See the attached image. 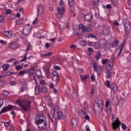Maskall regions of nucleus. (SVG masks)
<instances>
[{"label": "nucleus", "instance_id": "58836bf2", "mask_svg": "<svg viewBox=\"0 0 131 131\" xmlns=\"http://www.w3.org/2000/svg\"><path fill=\"white\" fill-rule=\"evenodd\" d=\"M106 76L107 78H111V71L109 70H106Z\"/></svg>", "mask_w": 131, "mask_h": 131}, {"label": "nucleus", "instance_id": "6e6d98bb", "mask_svg": "<svg viewBox=\"0 0 131 131\" xmlns=\"http://www.w3.org/2000/svg\"><path fill=\"white\" fill-rule=\"evenodd\" d=\"M114 25H115V26H119V23H118V22H117V20H115L114 21V23H113Z\"/></svg>", "mask_w": 131, "mask_h": 131}, {"label": "nucleus", "instance_id": "e433bc0d", "mask_svg": "<svg viewBox=\"0 0 131 131\" xmlns=\"http://www.w3.org/2000/svg\"><path fill=\"white\" fill-rule=\"evenodd\" d=\"M119 43V41L115 40L112 43V48H115L116 46H117Z\"/></svg>", "mask_w": 131, "mask_h": 131}, {"label": "nucleus", "instance_id": "473e14b6", "mask_svg": "<svg viewBox=\"0 0 131 131\" xmlns=\"http://www.w3.org/2000/svg\"><path fill=\"white\" fill-rule=\"evenodd\" d=\"M111 4L114 7H116L118 5V0H112Z\"/></svg>", "mask_w": 131, "mask_h": 131}, {"label": "nucleus", "instance_id": "de8ad7c7", "mask_svg": "<svg viewBox=\"0 0 131 131\" xmlns=\"http://www.w3.org/2000/svg\"><path fill=\"white\" fill-rule=\"evenodd\" d=\"M88 26H90V27H93V26H94L95 24H94V23H93L92 21H89L88 23Z\"/></svg>", "mask_w": 131, "mask_h": 131}, {"label": "nucleus", "instance_id": "c85d7f7f", "mask_svg": "<svg viewBox=\"0 0 131 131\" xmlns=\"http://www.w3.org/2000/svg\"><path fill=\"white\" fill-rule=\"evenodd\" d=\"M15 23L16 24H17V25L23 24L24 23V19H23V18L17 19L16 20Z\"/></svg>", "mask_w": 131, "mask_h": 131}, {"label": "nucleus", "instance_id": "5fc2aeb1", "mask_svg": "<svg viewBox=\"0 0 131 131\" xmlns=\"http://www.w3.org/2000/svg\"><path fill=\"white\" fill-rule=\"evenodd\" d=\"M5 18L4 17V16L1 15L0 16V23H2V22H4Z\"/></svg>", "mask_w": 131, "mask_h": 131}, {"label": "nucleus", "instance_id": "774afa93", "mask_svg": "<svg viewBox=\"0 0 131 131\" xmlns=\"http://www.w3.org/2000/svg\"><path fill=\"white\" fill-rule=\"evenodd\" d=\"M10 84H11V85H15L16 82H15V81H11Z\"/></svg>", "mask_w": 131, "mask_h": 131}, {"label": "nucleus", "instance_id": "f704fd0d", "mask_svg": "<svg viewBox=\"0 0 131 131\" xmlns=\"http://www.w3.org/2000/svg\"><path fill=\"white\" fill-rule=\"evenodd\" d=\"M27 89V85L26 84H24L21 86V87L20 89V91L21 92H24V91H26Z\"/></svg>", "mask_w": 131, "mask_h": 131}, {"label": "nucleus", "instance_id": "69168bd1", "mask_svg": "<svg viewBox=\"0 0 131 131\" xmlns=\"http://www.w3.org/2000/svg\"><path fill=\"white\" fill-rule=\"evenodd\" d=\"M85 129L86 131H91V129H90V127L89 126V125H87L85 126Z\"/></svg>", "mask_w": 131, "mask_h": 131}, {"label": "nucleus", "instance_id": "3c124183", "mask_svg": "<svg viewBox=\"0 0 131 131\" xmlns=\"http://www.w3.org/2000/svg\"><path fill=\"white\" fill-rule=\"evenodd\" d=\"M23 67L22 66H17L15 67V69L16 70H21V69H23Z\"/></svg>", "mask_w": 131, "mask_h": 131}, {"label": "nucleus", "instance_id": "a878e982", "mask_svg": "<svg viewBox=\"0 0 131 131\" xmlns=\"http://www.w3.org/2000/svg\"><path fill=\"white\" fill-rule=\"evenodd\" d=\"M57 113V117L58 119H62L63 118V113H62L61 111H58Z\"/></svg>", "mask_w": 131, "mask_h": 131}, {"label": "nucleus", "instance_id": "4be33fe9", "mask_svg": "<svg viewBox=\"0 0 131 131\" xmlns=\"http://www.w3.org/2000/svg\"><path fill=\"white\" fill-rule=\"evenodd\" d=\"M43 69L44 70V72L46 74H48L50 72V67L48 65L44 66L43 67Z\"/></svg>", "mask_w": 131, "mask_h": 131}, {"label": "nucleus", "instance_id": "bf43d9fd", "mask_svg": "<svg viewBox=\"0 0 131 131\" xmlns=\"http://www.w3.org/2000/svg\"><path fill=\"white\" fill-rule=\"evenodd\" d=\"M121 126L123 129H126V125H125V124L122 123L121 125Z\"/></svg>", "mask_w": 131, "mask_h": 131}, {"label": "nucleus", "instance_id": "a211bd4d", "mask_svg": "<svg viewBox=\"0 0 131 131\" xmlns=\"http://www.w3.org/2000/svg\"><path fill=\"white\" fill-rule=\"evenodd\" d=\"M107 40L106 39H102L100 41V47L101 48H105V46L107 45Z\"/></svg>", "mask_w": 131, "mask_h": 131}, {"label": "nucleus", "instance_id": "b1692460", "mask_svg": "<svg viewBox=\"0 0 131 131\" xmlns=\"http://www.w3.org/2000/svg\"><path fill=\"white\" fill-rule=\"evenodd\" d=\"M71 123H72V125L73 127H75V126H76V125H77V121L76 120V119H74V118H72L71 119Z\"/></svg>", "mask_w": 131, "mask_h": 131}, {"label": "nucleus", "instance_id": "0e129e2a", "mask_svg": "<svg viewBox=\"0 0 131 131\" xmlns=\"http://www.w3.org/2000/svg\"><path fill=\"white\" fill-rule=\"evenodd\" d=\"M106 9H112V6H111V5L110 4L106 5Z\"/></svg>", "mask_w": 131, "mask_h": 131}, {"label": "nucleus", "instance_id": "c756f323", "mask_svg": "<svg viewBox=\"0 0 131 131\" xmlns=\"http://www.w3.org/2000/svg\"><path fill=\"white\" fill-rule=\"evenodd\" d=\"M2 68L4 71H7V70L10 68V65L4 64L2 66Z\"/></svg>", "mask_w": 131, "mask_h": 131}, {"label": "nucleus", "instance_id": "6e6552de", "mask_svg": "<svg viewBox=\"0 0 131 131\" xmlns=\"http://www.w3.org/2000/svg\"><path fill=\"white\" fill-rule=\"evenodd\" d=\"M120 121L118 119V118H117V120L113 123V128L116 131H119V126H120Z\"/></svg>", "mask_w": 131, "mask_h": 131}, {"label": "nucleus", "instance_id": "a19ab883", "mask_svg": "<svg viewBox=\"0 0 131 131\" xmlns=\"http://www.w3.org/2000/svg\"><path fill=\"white\" fill-rule=\"evenodd\" d=\"M104 84L108 88V89H110V81H109V80H106Z\"/></svg>", "mask_w": 131, "mask_h": 131}, {"label": "nucleus", "instance_id": "72a5a7b5", "mask_svg": "<svg viewBox=\"0 0 131 131\" xmlns=\"http://www.w3.org/2000/svg\"><path fill=\"white\" fill-rule=\"evenodd\" d=\"M36 76L37 77H38V78H40V77H41V76H42L41 71H40V70L37 71V72L36 73Z\"/></svg>", "mask_w": 131, "mask_h": 131}, {"label": "nucleus", "instance_id": "39448f33", "mask_svg": "<svg viewBox=\"0 0 131 131\" xmlns=\"http://www.w3.org/2000/svg\"><path fill=\"white\" fill-rule=\"evenodd\" d=\"M16 106L12 105L11 104L8 105L7 106H5L3 107L0 112L1 114H3V113H6V112H8V111H10V110H13V109H15Z\"/></svg>", "mask_w": 131, "mask_h": 131}, {"label": "nucleus", "instance_id": "f257e3e1", "mask_svg": "<svg viewBox=\"0 0 131 131\" xmlns=\"http://www.w3.org/2000/svg\"><path fill=\"white\" fill-rule=\"evenodd\" d=\"M16 103H17L21 109L25 112L28 111L31 107V102H30V101L24 99H19L16 101Z\"/></svg>", "mask_w": 131, "mask_h": 131}, {"label": "nucleus", "instance_id": "680f3d73", "mask_svg": "<svg viewBox=\"0 0 131 131\" xmlns=\"http://www.w3.org/2000/svg\"><path fill=\"white\" fill-rule=\"evenodd\" d=\"M30 48H31V46L30 45H28L27 48L26 50V51L28 52L29 51V50H30Z\"/></svg>", "mask_w": 131, "mask_h": 131}, {"label": "nucleus", "instance_id": "09e8293b", "mask_svg": "<svg viewBox=\"0 0 131 131\" xmlns=\"http://www.w3.org/2000/svg\"><path fill=\"white\" fill-rule=\"evenodd\" d=\"M89 76L88 75H85L84 76H81V79H82L83 80H85V79H88V77Z\"/></svg>", "mask_w": 131, "mask_h": 131}, {"label": "nucleus", "instance_id": "f8f14e48", "mask_svg": "<svg viewBox=\"0 0 131 131\" xmlns=\"http://www.w3.org/2000/svg\"><path fill=\"white\" fill-rule=\"evenodd\" d=\"M44 11H45V9L43 8V7H42V6L39 5L38 7V9H37L38 15H42V14H43Z\"/></svg>", "mask_w": 131, "mask_h": 131}, {"label": "nucleus", "instance_id": "7ed1b4c3", "mask_svg": "<svg viewBox=\"0 0 131 131\" xmlns=\"http://www.w3.org/2000/svg\"><path fill=\"white\" fill-rule=\"evenodd\" d=\"M123 23L125 28V32L126 34L128 35L130 33L131 25L128 24L126 19H124Z\"/></svg>", "mask_w": 131, "mask_h": 131}, {"label": "nucleus", "instance_id": "052dcab7", "mask_svg": "<svg viewBox=\"0 0 131 131\" xmlns=\"http://www.w3.org/2000/svg\"><path fill=\"white\" fill-rule=\"evenodd\" d=\"M48 118H49V120L50 121H51L52 123L54 122V121L53 120V118H52V117H51V115H50V114L48 115Z\"/></svg>", "mask_w": 131, "mask_h": 131}, {"label": "nucleus", "instance_id": "bb28decb", "mask_svg": "<svg viewBox=\"0 0 131 131\" xmlns=\"http://www.w3.org/2000/svg\"><path fill=\"white\" fill-rule=\"evenodd\" d=\"M52 52H48L46 54H41L42 58H48V57H51L52 56Z\"/></svg>", "mask_w": 131, "mask_h": 131}, {"label": "nucleus", "instance_id": "4468645a", "mask_svg": "<svg viewBox=\"0 0 131 131\" xmlns=\"http://www.w3.org/2000/svg\"><path fill=\"white\" fill-rule=\"evenodd\" d=\"M9 47L10 49H11L12 50H14V49H17L18 48V45L17 43H14V42H10L9 45Z\"/></svg>", "mask_w": 131, "mask_h": 131}, {"label": "nucleus", "instance_id": "20e7f679", "mask_svg": "<svg viewBox=\"0 0 131 131\" xmlns=\"http://www.w3.org/2000/svg\"><path fill=\"white\" fill-rule=\"evenodd\" d=\"M32 29V26L30 24H28L24 27L23 32L24 35H28L31 32Z\"/></svg>", "mask_w": 131, "mask_h": 131}, {"label": "nucleus", "instance_id": "2eb2a0df", "mask_svg": "<svg viewBox=\"0 0 131 131\" xmlns=\"http://www.w3.org/2000/svg\"><path fill=\"white\" fill-rule=\"evenodd\" d=\"M37 118L35 119V121L36 120H41V119H46V116L43 115V114H39L37 115Z\"/></svg>", "mask_w": 131, "mask_h": 131}, {"label": "nucleus", "instance_id": "49530a36", "mask_svg": "<svg viewBox=\"0 0 131 131\" xmlns=\"http://www.w3.org/2000/svg\"><path fill=\"white\" fill-rule=\"evenodd\" d=\"M88 52L90 54H93V53H94V50H93V48H89L88 49Z\"/></svg>", "mask_w": 131, "mask_h": 131}, {"label": "nucleus", "instance_id": "cd10ccee", "mask_svg": "<svg viewBox=\"0 0 131 131\" xmlns=\"http://www.w3.org/2000/svg\"><path fill=\"white\" fill-rule=\"evenodd\" d=\"M57 110H58V106L57 105H55L54 108H51V112L52 115L54 116L55 115V112H56Z\"/></svg>", "mask_w": 131, "mask_h": 131}, {"label": "nucleus", "instance_id": "c9c22d12", "mask_svg": "<svg viewBox=\"0 0 131 131\" xmlns=\"http://www.w3.org/2000/svg\"><path fill=\"white\" fill-rule=\"evenodd\" d=\"M40 89L42 93H43L44 94H47V93H48V89L46 86L41 87Z\"/></svg>", "mask_w": 131, "mask_h": 131}, {"label": "nucleus", "instance_id": "864d4df0", "mask_svg": "<svg viewBox=\"0 0 131 131\" xmlns=\"http://www.w3.org/2000/svg\"><path fill=\"white\" fill-rule=\"evenodd\" d=\"M4 125L6 127L10 126V122H4Z\"/></svg>", "mask_w": 131, "mask_h": 131}, {"label": "nucleus", "instance_id": "4c0bfd02", "mask_svg": "<svg viewBox=\"0 0 131 131\" xmlns=\"http://www.w3.org/2000/svg\"><path fill=\"white\" fill-rule=\"evenodd\" d=\"M73 30L75 34H77V35H78L79 36H81V34H79L78 32L76 33V26L73 27Z\"/></svg>", "mask_w": 131, "mask_h": 131}, {"label": "nucleus", "instance_id": "8fccbe9b", "mask_svg": "<svg viewBox=\"0 0 131 131\" xmlns=\"http://www.w3.org/2000/svg\"><path fill=\"white\" fill-rule=\"evenodd\" d=\"M52 75L53 76H58L59 75H58V72H57V71H54L53 72H52Z\"/></svg>", "mask_w": 131, "mask_h": 131}, {"label": "nucleus", "instance_id": "ea45409f", "mask_svg": "<svg viewBox=\"0 0 131 131\" xmlns=\"http://www.w3.org/2000/svg\"><path fill=\"white\" fill-rule=\"evenodd\" d=\"M26 73H27V71H21L18 73V75L20 76H22V75H24V74H26Z\"/></svg>", "mask_w": 131, "mask_h": 131}, {"label": "nucleus", "instance_id": "dca6fc26", "mask_svg": "<svg viewBox=\"0 0 131 131\" xmlns=\"http://www.w3.org/2000/svg\"><path fill=\"white\" fill-rule=\"evenodd\" d=\"M92 65H93L94 67V71L96 72L99 70V67H98V65L97 64V62L95 60H93L91 62Z\"/></svg>", "mask_w": 131, "mask_h": 131}, {"label": "nucleus", "instance_id": "7c9ffc66", "mask_svg": "<svg viewBox=\"0 0 131 131\" xmlns=\"http://www.w3.org/2000/svg\"><path fill=\"white\" fill-rule=\"evenodd\" d=\"M112 90L113 92L115 93V92H117V85L116 84H113V86L112 87Z\"/></svg>", "mask_w": 131, "mask_h": 131}, {"label": "nucleus", "instance_id": "4d7b16f0", "mask_svg": "<svg viewBox=\"0 0 131 131\" xmlns=\"http://www.w3.org/2000/svg\"><path fill=\"white\" fill-rule=\"evenodd\" d=\"M49 88H50V89H54L55 88V85L53 83H50L49 84Z\"/></svg>", "mask_w": 131, "mask_h": 131}, {"label": "nucleus", "instance_id": "13d9d810", "mask_svg": "<svg viewBox=\"0 0 131 131\" xmlns=\"http://www.w3.org/2000/svg\"><path fill=\"white\" fill-rule=\"evenodd\" d=\"M3 105H4V101L3 99H0V108H2Z\"/></svg>", "mask_w": 131, "mask_h": 131}, {"label": "nucleus", "instance_id": "5701e85b", "mask_svg": "<svg viewBox=\"0 0 131 131\" xmlns=\"http://www.w3.org/2000/svg\"><path fill=\"white\" fill-rule=\"evenodd\" d=\"M46 85H47V84L46 83V81L43 80H40L39 81V86L40 88H43L44 86H46Z\"/></svg>", "mask_w": 131, "mask_h": 131}, {"label": "nucleus", "instance_id": "ddd939ff", "mask_svg": "<svg viewBox=\"0 0 131 131\" xmlns=\"http://www.w3.org/2000/svg\"><path fill=\"white\" fill-rule=\"evenodd\" d=\"M93 16L92 14L89 13L84 16V19L85 21H92V20H93Z\"/></svg>", "mask_w": 131, "mask_h": 131}, {"label": "nucleus", "instance_id": "79ce46f5", "mask_svg": "<svg viewBox=\"0 0 131 131\" xmlns=\"http://www.w3.org/2000/svg\"><path fill=\"white\" fill-rule=\"evenodd\" d=\"M86 37H92V38H96V36L95 35L91 33L88 34Z\"/></svg>", "mask_w": 131, "mask_h": 131}, {"label": "nucleus", "instance_id": "37998d69", "mask_svg": "<svg viewBox=\"0 0 131 131\" xmlns=\"http://www.w3.org/2000/svg\"><path fill=\"white\" fill-rule=\"evenodd\" d=\"M10 20H15L16 19V16L14 14H11L9 17Z\"/></svg>", "mask_w": 131, "mask_h": 131}, {"label": "nucleus", "instance_id": "f3484780", "mask_svg": "<svg viewBox=\"0 0 131 131\" xmlns=\"http://www.w3.org/2000/svg\"><path fill=\"white\" fill-rule=\"evenodd\" d=\"M124 43H125V40H124L123 41V43L121 45V46L119 47L120 50L118 54V57H119V56H120V54H121V52H122V49H123V47L124 46Z\"/></svg>", "mask_w": 131, "mask_h": 131}, {"label": "nucleus", "instance_id": "393cba45", "mask_svg": "<svg viewBox=\"0 0 131 131\" xmlns=\"http://www.w3.org/2000/svg\"><path fill=\"white\" fill-rule=\"evenodd\" d=\"M97 102H98V107L101 109L102 108V106L100 105H99V104H100L101 105V104H102V97L101 96H98L97 97Z\"/></svg>", "mask_w": 131, "mask_h": 131}, {"label": "nucleus", "instance_id": "2f4dec72", "mask_svg": "<svg viewBox=\"0 0 131 131\" xmlns=\"http://www.w3.org/2000/svg\"><path fill=\"white\" fill-rule=\"evenodd\" d=\"M109 104H110L109 101H106L105 102V107L107 108V110H110V111H111L112 110L111 105H109Z\"/></svg>", "mask_w": 131, "mask_h": 131}, {"label": "nucleus", "instance_id": "9b49d317", "mask_svg": "<svg viewBox=\"0 0 131 131\" xmlns=\"http://www.w3.org/2000/svg\"><path fill=\"white\" fill-rule=\"evenodd\" d=\"M29 76H32L34 73H35V67H33L30 68V69L27 71Z\"/></svg>", "mask_w": 131, "mask_h": 131}, {"label": "nucleus", "instance_id": "9d476101", "mask_svg": "<svg viewBox=\"0 0 131 131\" xmlns=\"http://www.w3.org/2000/svg\"><path fill=\"white\" fill-rule=\"evenodd\" d=\"M4 34L8 38H12L13 37V32L12 31H6L4 32Z\"/></svg>", "mask_w": 131, "mask_h": 131}, {"label": "nucleus", "instance_id": "412c9836", "mask_svg": "<svg viewBox=\"0 0 131 131\" xmlns=\"http://www.w3.org/2000/svg\"><path fill=\"white\" fill-rule=\"evenodd\" d=\"M69 4V9L70 11H71V7H73V5H74V0H68Z\"/></svg>", "mask_w": 131, "mask_h": 131}, {"label": "nucleus", "instance_id": "e2e57ef3", "mask_svg": "<svg viewBox=\"0 0 131 131\" xmlns=\"http://www.w3.org/2000/svg\"><path fill=\"white\" fill-rule=\"evenodd\" d=\"M127 60L128 62H131V53L128 56Z\"/></svg>", "mask_w": 131, "mask_h": 131}, {"label": "nucleus", "instance_id": "338daca9", "mask_svg": "<svg viewBox=\"0 0 131 131\" xmlns=\"http://www.w3.org/2000/svg\"><path fill=\"white\" fill-rule=\"evenodd\" d=\"M93 3L94 5H98L99 4V0H94Z\"/></svg>", "mask_w": 131, "mask_h": 131}, {"label": "nucleus", "instance_id": "423d86ee", "mask_svg": "<svg viewBox=\"0 0 131 131\" xmlns=\"http://www.w3.org/2000/svg\"><path fill=\"white\" fill-rule=\"evenodd\" d=\"M57 12V18H58V19H62V15H63L66 11L65 10V8L61 6L58 8Z\"/></svg>", "mask_w": 131, "mask_h": 131}, {"label": "nucleus", "instance_id": "c03bdc74", "mask_svg": "<svg viewBox=\"0 0 131 131\" xmlns=\"http://www.w3.org/2000/svg\"><path fill=\"white\" fill-rule=\"evenodd\" d=\"M81 45L82 47H84L85 46H86V41L85 40H83L81 41Z\"/></svg>", "mask_w": 131, "mask_h": 131}, {"label": "nucleus", "instance_id": "0eeeda50", "mask_svg": "<svg viewBox=\"0 0 131 131\" xmlns=\"http://www.w3.org/2000/svg\"><path fill=\"white\" fill-rule=\"evenodd\" d=\"M78 27L82 29V31L83 33H85V32H91V31H92V29L90 28V27L85 26L82 24H79Z\"/></svg>", "mask_w": 131, "mask_h": 131}, {"label": "nucleus", "instance_id": "6ab92c4d", "mask_svg": "<svg viewBox=\"0 0 131 131\" xmlns=\"http://www.w3.org/2000/svg\"><path fill=\"white\" fill-rule=\"evenodd\" d=\"M41 92L40 87L38 85H36L35 87V95H38Z\"/></svg>", "mask_w": 131, "mask_h": 131}, {"label": "nucleus", "instance_id": "a18cd8bd", "mask_svg": "<svg viewBox=\"0 0 131 131\" xmlns=\"http://www.w3.org/2000/svg\"><path fill=\"white\" fill-rule=\"evenodd\" d=\"M110 60H108L107 59H104L102 60V63L103 65H105L106 63H108Z\"/></svg>", "mask_w": 131, "mask_h": 131}, {"label": "nucleus", "instance_id": "603ef678", "mask_svg": "<svg viewBox=\"0 0 131 131\" xmlns=\"http://www.w3.org/2000/svg\"><path fill=\"white\" fill-rule=\"evenodd\" d=\"M53 68L55 69V70H61V68L58 66H54Z\"/></svg>", "mask_w": 131, "mask_h": 131}, {"label": "nucleus", "instance_id": "aec40b11", "mask_svg": "<svg viewBox=\"0 0 131 131\" xmlns=\"http://www.w3.org/2000/svg\"><path fill=\"white\" fill-rule=\"evenodd\" d=\"M102 34L105 36H109V31L106 28L103 29Z\"/></svg>", "mask_w": 131, "mask_h": 131}, {"label": "nucleus", "instance_id": "f03ea898", "mask_svg": "<svg viewBox=\"0 0 131 131\" xmlns=\"http://www.w3.org/2000/svg\"><path fill=\"white\" fill-rule=\"evenodd\" d=\"M35 122L39 129H45L47 127V120L41 119L40 120H36Z\"/></svg>", "mask_w": 131, "mask_h": 131}, {"label": "nucleus", "instance_id": "1a4fd4ad", "mask_svg": "<svg viewBox=\"0 0 131 131\" xmlns=\"http://www.w3.org/2000/svg\"><path fill=\"white\" fill-rule=\"evenodd\" d=\"M112 68H113V61H111L109 60L105 66L106 70H112Z\"/></svg>", "mask_w": 131, "mask_h": 131}]
</instances>
